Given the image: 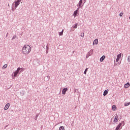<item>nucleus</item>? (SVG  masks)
I'll return each mask as SVG.
<instances>
[{
	"label": "nucleus",
	"instance_id": "nucleus-1",
	"mask_svg": "<svg viewBox=\"0 0 130 130\" xmlns=\"http://www.w3.org/2000/svg\"><path fill=\"white\" fill-rule=\"evenodd\" d=\"M22 52L23 54H29L31 52V47L29 45H25L22 49Z\"/></svg>",
	"mask_w": 130,
	"mask_h": 130
},
{
	"label": "nucleus",
	"instance_id": "nucleus-2",
	"mask_svg": "<svg viewBox=\"0 0 130 130\" xmlns=\"http://www.w3.org/2000/svg\"><path fill=\"white\" fill-rule=\"evenodd\" d=\"M20 70H21V68H18L17 69V70L15 72H14L13 76L15 77H17V75H18V74H19V72H20Z\"/></svg>",
	"mask_w": 130,
	"mask_h": 130
},
{
	"label": "nucleus",
	"instance_id": "nucleus-3",
	"mask_svg": "<svg viewBox=\"0 0 130 130\" xmlns=\"http://www.w3.org/2000/svg\"><path fill=\"white\" fill-rule=\"evenodd\" d=\"M21 4V0H17L16 2H15V9Z\"/></svg>",
	"mask_w": 130,
	"mask_h": 130
},
{
	"label": "nucleus",
	"instance_id": "nucleus-4",
	"mask_svg": "<svg viewBox=\"0 0 130 130\" xmlns=\"http://www.w3.org/2000/svg\"><path fill=\"white\" fill-rule=\"evenodd\" d=\"M120 57H121V53H119L117 55V58L116 59V62H118L119 59H120Z\"/></svg>",
	"mask_w": 130,
	"mask_h": 130
},
{
	"label": "nucleus",
	"instance_id": "nucleus-5",
	"mask_svg": "<svg viewBox=\"0 0 130 130\" xmlns=\"http://www.w3.org/2000/svg\"><path fill=\"white\" fill-rule=\"evenodd\" d=\"M10 107V103H8L5 105V107H4L5 110H8Z\"/></svg>",
	"mask_w": 130,
	"mask_h": 130
},
{
	"label": "nucleus",
	"instance_id": "nucleus-6",
	"mask_svg": "<svg viewBox=\"0 0 130 130\" xmlns=\"http://www.w3.org/2000/svg\"><path fill=\"white\" fill-rule=\"evenodd\" d=\"M118 116L116 115L114 117V122L115 123L118 121Z\"/></svg>",
	"mask_w": 130,
	"mask_h": 130
},
{
	"label": "nucleus",
	"instance_id": "nucleus-7",
	"mask_svg": "<svg viewBox=\"0 0 130 130\" xmlns=\"http://www.w3.org/2000/svg\"><path fill=\"white\" fill-rule=\"evenodd\" d=\"M83 2V0H80V2H79V7L78 9H80V8H82V7H83V5L82 6V3Z\"/></svg>",
	"mask_w": 130,
	"mask_h": 130
},
{
	"label": "nucleus",
	"instance_id": "nucleus-8",
	"mask_svg": "<svg viewBox=\"0 0 130 130\" xmlns=\"http://www.w3.org/2000/svg\"><path fill=\"white\" fill-rule=\"evenodd\" d=\"M68 91V88H65L62 90V93L64 95L66 94V92Z\"/></svg>",
	"mask_w": 130,
	"mask_h": 130
},
{
	"label": "nucleus",
	"instance_id": "nucleus-9",
	"mask_svg": "<svg viewBox=\"0 0 130 130\" xmlns=\"http://www.w3.org/2000/svg\"><path fill=\"white\" fill-rule=\"evenodd\" d=\"M130 84L128 82L124 85V88H125V89H127V88H128Z\"/></svg>",
	"mask_w": 130,
	"mask_h": 130
},
{
	"label": "nucleus",
	"instance_id": "nucleus-10",
	"mask_svg": "<svg viewBox=\"0 0 130 130\" xmlns=\"http://www.w3.org/2000/svg\"><path fill=\"white\" fill-rule=\"evenodd\" d=\"M112 109L113 111H116V110L117 109V108H116V106L113 105L112 107Z\"/></svg>",
	"mask_w": 130,
	"mask_h": 130
},
{
	"label": "nucleus",
	"instance_id": "nucleus-11",
	"mask_svg": "<svg viewBox=\"0 0 130 130\" xmlns=\"http://www.w3.org/2000/svg\"><path fill=\"white\" fill-rule=\"evenodd\" d=\"M79 9H78L77 10H76L75 11H74V14H73V16H74L75 17H76V16H77V14H78V11Z\"/></svg>",
	"mask_w": 130,
	"mask_h": 130
},
{
	"label": "nucleus",
	"instance_id": "nucleus-12",
	"mask_svg": "<svg viewBox=\"0 0 130 130\" xmlns=\"http://www.w3.org/2000/svg\"><path fill=\"white\" fill-rule=\"evenodd\" d=\"M94 44H98V39H95L94 40L93 43V45H94Z\"/></svg>",
	"mask_w": 130,
	"mask_h": 130
},
{
	"label": "nucleus",
	"instance_id": "nucleus-13",
	"mask_svg": "<svg viewBox=\"0 0 130 130\" xmlns=\"http://www.w3.org/2000/svg\"><path fill=\"white\" fill-rule=\"evenodd\" d=\"M121 126V123H119L117 126L116 128V130H119V128H120V127Z\"/></svg>",
	"mask_w": 130,
	"mask_h": 130
},
{
	"label": "nucleus",
	"instance_id": "nucleus-14",
	"mask_svg": "<svg viewBox=\"0 0 130 130\" xmlns=\"http://www.w3.org/2000/svg\"><path fill=\"white\" fill-rule=\"evenodd\" d=\"M104 59H105V56L103 55L100 59V61L102 62L103 61Z\"/></svg>",
	"mask_w": 130,
	"mask_h": 130
},
{
	"label": "nucleus",
	"instance_id": "nucleus-15",
	"mask_svg": "<svg viewBox=\"0 0 130 130\" xmlns=\"http://www.w3.org/2000/svg\"><path fill=\"white\" fill-rule=\"evenodd\" d=\"M107 94H108V91L107 90H105L104 92V96H106Z\"/></svg>",
	"mask_w": 130,
	"mask_h": 130
},
{
	"label": "nucleus",
	"instance_id": "nucleus-16",
	"mask_svg": "<svg viewBox=\"0 0 130 130\" xmlns=\"http://www.w3.org/2000/svg\"><path fill=\"white\" fill-rule=\"evenodd\" d=\"M59 130H64V127L62 126H60Z\"/></svg>",
	"mask_w": 130,
	"mask_h": 130
},
{
	"label": "nucleus",
	"instance_id": "nucleus-17",
	"mask_svg": "<svg viewBox=\"0 0 130 130\" xmlns=\"http://www.w3.org/2000/svg\"><path fill=\"white\" fill-rule=\"evenodd\" d=\"M7 68H8V64H5L3 67V69H7Z\"/></svg>",
	"mask_w": 130,
	"mask_h": 130
},
{
	"label": "nucleus",
	"instance_id": "nucleus-18",
	"mask_svg": "<svg viewBox=\"0 0 130 130\" xmlns=\"http://www.w3.org/2000/svg\"><path fill=\"white\" fill-rule=\"evenodd\" d=\"M130 105V102L129 103H126L124 104V106H128V105Z\"/></svg>",
	"mask_w": 130,
	"mask_h": 130
},
{
	"label": "nucleus",
	"instance_id": "nucleus-19",
	"mask_svg": "<svg viewBox=\"0 0 130 130\" xmlns=\"http://www.w3.org/2000/svg\"><path fill=\"white\" fill-rule=\"evenodd\" d=\"M63 34V29H62L61 32H59V35L60 36H61L62 35V34Z\"/></svg>",
	"mask_w": 130,
	"mask_h": 130
},
{
	"label": "nucleus",
	"instance_id": "nucleus-20",
	"mask_svg": "<svg viewBox=\"0 0 130 130\" xmlns=\"http://www.w3.org/2000/svg\"><path fill=\"white\" fill-rule=\"evenodd\" d=\"M127 61H128V62H129V63H130V56H128Z\"/></svg>",
	"mask_w": 130,
	"mask_h": 130
},
{
	"label": "nucleus",
	"instance_id": "nucleus-21",
	"mask_svg": "<svg viewBox=\"0 0 130 130\" xmlns=\"http://www.w3.org/2000/svg\"><path fill=\"white\" fill-rule=\"evenodd\" d=\"M87 71H88V68H86L84 72V74L86 75L87 74Z\"/></svg>",
	"mask_w": 130,
	"mask_h": 130
},
{
	"label": "nucleus",
	"instance_id": "nucleus-22",
	"mask_svg": "<svg viewBox=\"0 0 130 130\" xmlns=\"http://www.w3.org/2000/svg\"><path fill=\"white\" fill-rule=\"evenodd\" d=\"M78 26V24H76L74 26V28L77 29V27Z\"/></svg>",
	"mask_w": 130,
	"mask_h": 130
},
{
	"label": "nucleus",
	"instance_id": "nucleus-23",
	"mask_svg": "<svg viewBox=\"0 0 130 130\" xmlns=\"http://www.w3.org/2000/svg\"><path fill=\"white\" fill-rule=\"evenodd\" d=\"M122 15H123V14H122V13H120V14H119L120 17H122Z\"/></svg>",
	"mask_w": 130,
	"mask_h": 130
},
{
	"label": "nucleus",
	"instance_id": "nucleus-24",
	"mask_svg": "<svg viewBox=\"0 0 130 130\" xmlns=\"http://www.w3.org/2000/svg\"><path fill=\"white\" fill-rule=\"evenodd\" d=\"M120 64V63L115 64V66H119Z\"/></svg>",
	"mask_w": 130,
	"mask_h": 130
},
{
	"label": "nucleus",
	"instance_id": "nucleus-25",
	"mask_svg": "<svg viewBox=\"0 0 130 130\" xmlns=\"http://www.w3.org/2000/svg\"><path fill=\"white\" fill-rule=\"evenodd\" d=\"M15 37H16V36L13 37V39H15Z\"/></svg>",
	"mask_w": 130,
	"mask_h": 130
},
{
	"label": "nucleus",
	"instance_id": "nucleus-26",
	"mask_svg": "<svg viewBox=\"0 0 130 130\" xmlns=\"http://www.w3.org/2000/svg\"><path fill=\"white\" fill-rule=\"evenodd\" d=\"M15 10H16V9H13L12 11H15Z\"/></svg>",
	"mask_w": 130,
	"mask_h": 130
},
{
	"label": "nucleus",
	"instance_id": "nucleus-27",
	"mask_svg": "<svg viewBox=\"0 0 130 130\" xmlns=\"http://www.w3.org/2000/svg\"><path fill=\"white\" fill-rule=\"evenodd\" d=\"M82 37H84V35H83V36H82Z\"/></svg>",
	"mask_w": 130,
	"mask_h": 130
}]
</instances>
